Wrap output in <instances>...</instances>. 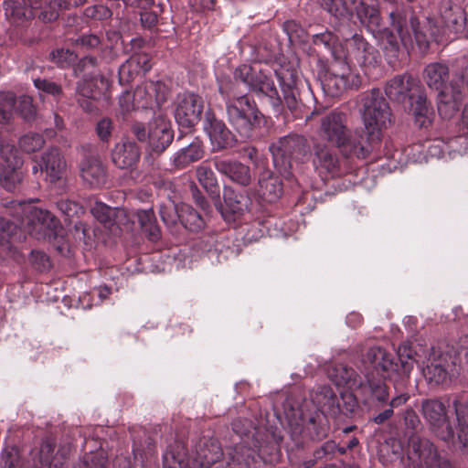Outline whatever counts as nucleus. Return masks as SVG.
Returning a JSON list of instances; mask_svg holds the SVG:
<instances>
[{
  "instance_id": "50",
  "label": "nucleus",
  "mask_w": 468,
  "mask_h": 468,
  "mask_svg": "<svg viewBox=\"0 0 468 468\" xmlns=\"http://www.w3.org/2000/svg\"><path fill=\"white\" fill-rule=\"evenodd\" d=\"M159 214L167 227L175 226L180 221L181 205L177 207L173 201L168 200L160 205Z\"/></svg>"
},
{
  "instance_id": "57",
  "label": "nucleus",
  "mask_w": 468,
  "mask_h": 468,
  "mask_svg": "<svg viewBox=\"0 0 468 468\" xmlns=\"http://www.w3.org/2000/svg\"><path fill=\"white\" fill-rule=\"evenodd\" d=\"M34 86L42 92L52 95L55 98L59 97L62 94L61 86L54 81L46 79H35L33 80Z\"/></svg>"
},
{
  "instance_id": "15",
  "label": "nucleus",
  "mask_w": 468,
  "mask_h": 468,
  "mask_svg": "<svg viewBox=\"0 0 468 468\" xmlns=\"http://www.w3.org/2000/svg\"><path fill=\"white\" fill-rule=\"evenodd\" d=\"M204 108V99L197 93L183 92L176 96L174 117L179 128L177 140H181L184 134L193 132L201 121Z\"/></svg>"
},
{
  "instance_id": "21",
  "label": "nucleus",
  "mask_w": 468,
  "mask_h": 468,
  "mask_svg": "<svg viewBox=\"0 0 468 468\" xmlns=\"http://www.w3.org/2000/svg\"><path fill=\"white\" fill-rule=\"evenodd\" d=\"M346 48L342 63H346V66L357 65L362 68L365 74H368L370 69L378 64V52L358 34H354L346 40Z\"/></svg>"
},
{
  "instance_id": "9",
  "label": "nucleus",
  "mask_w": 468,
  "mask_h": 468,
  "mask_svg": "<svg viewBox=\"0 0 468 468\" xmlns=\"http://www.w3.org/2000/svg\"><path fill=\"white\" fill-rule=\"evenodd\" d=\"M132 134L142 143L147 142L151 154H162L174 140V130L168 120L159 115L148 122H134L131 126Z\"/></svg>"
},
{
  "instance_id": "38",
  "label": "nucleus",
  "mask_w": 468,
  "mask_h": 468,
  "mask_svg": "<svg viewBox=\"0 0 468 468\" xmlns=\"http://www.w3.org/2000/svg\"><path fill=\"white\" fill-rule=\"evenodd\" d=\"M133 217L137 219L142 233L152 242H156L161 238V229L152 207L147 209H136Z\"/></svg>"
},
{
  "instance_id": "55",
  "label": "nucleus",
  "mask_w": 468,
  "mask_h": 468,
  "mask_svg": "<svg viewBox=\"0 0 468 468\" xmlns=\"http://www.w3.org/2000/svg\"><path fill=\"white\" fill-rule=\"evenodd\" d=\"M58 209L66 218L70 219L74 217H79L80 214L84 212L83 207L77 201L71 199H60L56 203Z\"/></svg>"
},
{
  "instance_id": "46",
  "label": "nucleus",
  "mask_w": 468,
  "mask_h": 468,
  "mask_svg": "<svg viewBox=\"0 0 468 468\" xmlns=\"http://www.w3.org/2000/svg\"><path fill=\"white\" fill-rule=\"evenodd\" d=\"M197 177L200 185L214 198L219 197V186L213 170L201 165L197 168Z\"/></svg>"
},
{
  "instance_id": "63",
  "label": "nucleus",
  "mask_w": 468,
  "mask_h": 468,
  "mask_svg": "<svg viewBox=\"0 0 468 468\" xmlns=\"http://www.w3.org/2000/svg\"><path fill=\"white\" fill-rule=\"evenodd\" d=\"M112 122L109 118H103L98 122L96 125V133L100 139L108 142L112 136Z\"/></svg>"
},
{
  "instance_id": "12",
  "label": "nucleus",
  "mask_w": 468,
  "mask_h": 468,
  "mask_svg": "<svg viewBox=\"0 0 468 468\" xmlns=\"http://www.w3.org/2000/svg\"><path fill=\"white\" fill-rule=\"evenodd\" d=\"M406 468H454L452 462L442 456L428 439L411 434L408 441Z\"/></svg>"
},
{
  "instance_id": "56",
  "label": "nucleus",
  "mask_w": 468,
  "mask_h": 468,
  "mask_svg": "<svg viewBox=\"0 0 468 468\" xmlns=\"http://www.w3.org/2000/svg\"><path fill=\"white\" fill-rule=\"evenodd\" d=\"M133 60L129 58L122 63L119 68V82L121 85H127L131 83L133 79L140 73L136 66L133 64Z\"/></svg>"
},
{
  "instance_id": "43",
  "label": "nucleus",
  "mask_w": 468,
  "mask_h": 468,
  "mask_svg": "<svg viewBox=\"0 0 468 468\" xmlns=\"http://www.w3.org/2000/svg\"><path fill=\"white\" fill-rule=\"evenodd\" d=\"M415 122L420 128L427 129L432 123L433 110L428 102L426 95L418 91L415 106L413 108Z\"/></svg>"
},
{
  "instance_id": "49",
  "label": "nucleus",
  "mask_w": 468,
  "mask_h": 468,
  "mask_svg": "<svg viewBox=\"0 0 468 468\" xmlns=\"http://www.w3.org/2000/svg\"><path fill=\"white\" fill-rule=\"evenodd\" d=\"M77 58V54L69 48L53 49L48 56L49 61L60 69L71 67L73 63L76 62Z\"/></svg>"
},
{
  "instance_id": "16",
  "label": "nucleus",
  "mask_w": 468,
  "mask_h": 468,
  "mask_svg": "<svg viewBox=\"0 0 468 468\" xmlns=\"http://www.w3.org/2000/svg\"><path fill=\"white\" fill-rule=\"evenodd\" d=\"M3 2L6 16H10L18 20H27L37 16L43 22L55 21L59 16L61 8H69L70 2H43L44 5L37 6L35 5L40 2Z\"/></svg>"
},
{
  "instance_id": "26",
  "label": "nucleus",
  "mask_w": 468,
  "mask_h": 468,
  "mask_svg": "<svg viewBox=\"0 0 468 468\" xmlns=\"http://www.w3.org/2000/svg\"><path fill=\"white\" fill-rule=\"evenodd\" d=\"M419 81L409 74L397 75L390 79L385 86V93L389 100L399 103L407 101L413 105V98L419 91Z\"/></svg>"
},
{
  "instance_id": "36",
  "label": "nucleus",
  "mask_w": 468,
  "mask_h": 468,
  "mask_svg": "<svg viewBox=\"0 0 468 468\" xmlns=\"http://www.w3.org/2000/svg\"><path fill=\"white\" fill-rule=\"evenodd\" d=\"M205 145L202 139L198 136L194 137L187 146L177 151L173 159V164L176 168L183 169L192 163L201 160L205 156Z\"/></svg>"
},
{
  "instance_id": "17",
  "label": "nucleus",
  "mask_w": 468,
  "mask_h": 468,
  "mask_svg": "<svg viewBox=\"0 0 468 468\" xmlns=\"http://www.w3.org/2000/svg\"><path fill=\"white\" fill-rule=\"evenodd\" d=\"M361 102L366 128L381 133V129L385 126L387 121H390V110L380 90L372 89L363 93Z\"/></svg>"
},
{
  "instance_id": "32",
  "label": "nucleus",
  "mask_w": 468,
  "mask_h": 468,
  "mask_svg": "<svg viewBox=\"0 0 468 468\" xmlns=\"http://www.w3.org/2000/svg\"><path fill=\"white\" fill-rule=\"evenodd\" d=\"M140 157V147L134 141L130 139H125L116 144L112 151V160L121 169L135 167L139 163Z\"/></svg>"
},
{
  "instance_id": "54",
  "label": "nucleus",
  "mask_w": 468,
  "mask_h": 468,
  "mask_svg": "<svg viewBox=\"0 0 468 468\" xmlns=\"http://www.w3.org/2000/svg\"><path fill=\"white\" fill-rule=\"evenodd\" d=\"M44 144L43 136L37 133H27L19 139V147L27 153H33L41 149Z\"/></svg>"
},
{
  "instance_id": "52",
  "label": "nucleus",
  "mask_w": 468,
  "mask_h": 468,
  "mask_svg": "<svg viewBox=\"0 0 468 468\" xmlns=\"http://www.w3.org/2000/svg\"><path fill=\"white\" fill-rule=\"evenodd\" d=\"M97 58L95 57L87 56L80 59L77 63L74 62L72 68L76 77L83 75L84 78L97 74Z\"/></svg>"
},
{
  "instance_id": "18",
  "label": "nucleus",
  "mask_w": 468,
  "mask_h": 468,
  "mask_svg": "<svg viewBox=\"0 0 468 468\" xmlns=\"http://www.w3.org/2000/svg\"><path fill=\"white\" fill-rule=\"evenodd\" d=\"M282 437L273 433L260 431V435L250 447H245L246 464L260 467L261 463H271L279 460L281 455L280 442Z\"/></svg>"
},
{
  "instance_id": "53",
  "label": "nucleus",
  "mask_w": 468,
  "mask_h": 468,
  "mask_svg": "<svg viewBox=\"0 0 468 468\" xmlns=\"http://www.w3.org/2000/svg\"><path fill=\"white\" fill-rule=\"evenodd\" d=\"M28 261L31 267L37 272L48 271L52 266L50 257L40 250H32Z\"/></svg>"
},
{
  "instance_id": "3",
  "label": "nucleus",
  "mask_w": 468,
  "mask_h": 468,
  "mask_svg": "<svg viewBox=\"0 0 468 468\" xmlns=\"http://www.w3.org/2000/svg\"><path fill=\"white\" fill-rule=\"evenodd\" d=\"M282 96L280 95L270 71L256 66L243 64L234 71V79L244 83L250 91L259 98H266L273 111L281 113L283 106L292 112L298 108L300 91L298 72L292 68H281L275 70Z\"/></svg>"
},
{
  "instance_id": "25",
  "label": "nucleus",
  "mask_w": 468,
  "mask_h": 468,
  "mask_svg": "<svg viewBox=\"0 0 468 468\" xmlns=\"http://www.w3.org/2000/svg\"><path fill=\"white\" fill-rule=\"evenodd\" d=\"M204 130L207 133L213 151H223L232 148L237 140L226 123L217 118L214 112L208 109L205 112Z\"/></svg>"
},
{
  "instance_id": "42",
  "label": "nucleus",
  "mask_w": 468,
  "mask_h": 468,
  "mask_svg": "<svg viewBox=\"0 0 468 468\" xmlns=\"http://www.w3.org/2000/svg\"><path fill=\"white\" fill-rule=\"evenodd\" d=\"M231 426L233 431L241 439V442L232 450V452H235L237 449L240 451L241 448L245 451V447H250L257 435H260L261 431L254 426L251 420L246 419H236Z\"/></svg>"
},
{
  "instance_id": "14",
  "label": "nucleus",
  "mask_w": 468,
  "mask_h": 468,
  "mask_svg": "<svg viewBox=\"0 0 468 468\" xmlns=\"http://www.w3.org/2000/svg\"><path fill=\"white\" fill-rule=\"evenodd\" d=\"M321 86L330 97H338L348 89H357L361 84L358 74L354 73L350 66L342 63V58L334 59L321 75Z\"/></svg>"
},
{
  "instance_id": "62",
  "label": "nucleus",
  "mask_w": 468,
  "mask_h": 468,
  "mask_svg": "<svg viewBox=\"0 0 468 468\" xmlns=\"http://www.w3.org/2000/svg\"><path fill=\"white\" fill-rule=\"evenodd\" d=\"M130 60H133V64L136 66V69L140 72H147L151 69V58L147 53L135 52L129 58Z\"/></svg>"
},
{
  "instance_id": "41",
  "label": "nucleus",
  "mask_w": 468,
  "mask_h": 468,
  "mask_svg": "<svg viewBox=\"0 0 468 468\" xmlns=\"http://www.w3.org/2000/svg\"><path fill=\"white\" fill-rule=\"evenodd\" d=\"M330 378L336 386L358 388L362 379L356 371L344 364L336 365L330 372Z\"/></svg>"
},
{
  "instance_id": "33",
  "label": "nucleus",
  "mask_w": 468,
  "mask_h": 468,
  "mask_svg": "<svg viewBox=\"0 0 468 468\" xmlns=\"http://www.w3.org/2000/svg\"><path fill=\"white\" fill-rule=\"evenodd\" d=\"M214 165L218 172L229 177L232 182L247 186L252 181L250 166L237 160L215 159Z\"/></svg>"
},
{
  "instance_id": "5",
  "label": "nucleus",
  "mask_w": 468,
  "mask_h": 468,
  "mask_svg": "<svg viewBox=\"0 0 468 468\" xmlns=\"http://www.w3.org/2000/svg\"><path fill=\"white\" fill-rule=\"evenodd\" d=\"M219 92L225 101L229 124L240 136L250 138L263 118L255 100L248 94L231 96L222 87L219 88Z\"/></svg>"
},
{
  "instance_id": "59",
  "label": "nucleus",
  "mask_w": 468,
  "mask_h": 468,
  "mask_svg": "<svg viewBox=\"0 0 468 468\" xmlns=\"http://www.w3.org/2000/svg\"><path fill=\"white\" fill-rule=\"evenodd\" d=\"M401 419L406 429L416 432L421 426L420 420L412 408H408L401 413Z\"/></svg>"
},
{
  "instance_id": "39",
  "label": "nucleus",
  "mask_w": 468,
  "mask_h": 468,
  "mask_svg": "<svg viewBox=\"0 0 468 468\" xmlns=\"http://www.w3.org/2000/svg\"><path fill=\"white\" fill-rule=\"evenodd\" d=\"M259 194L266 202H275L282 194V181L270 171L262 173L259 178Z\"/></svg>"
},
{
  "instance_id": "58",
  "label": "nucleus",
  "mask_w": 468,
  "mask_h": 468,
  "mask_svg": "<svg viewBox=\"0 0 468 468\" xmlns=\"http://www.w3.org/2000/svg\"><path fill=\"white\" fill-rule=\"evenodd\" d=\"M112 15L111 9L102 4L89 6L85 10V16L94 20H105L110 18Z\"/></svg>"
},
{
  "instance_id": "31",
  "label": "nucleus",
  "mask_w": 468,
  "mask_h": 468,
  "mask_svg": "<svg viewBox=\"0 0 468 468\" xmlns=\"http://www.w3.org/2000/svg\"><path fill=\"white\" fill-rule=\"evenodd\" d=\"M80 176L91 188H101L107 182L105 166L99 157L85 156L80 163Z\"/></svg>"
},
{
  "instance_id": "8",
  "label": "nucleus",
  "mask_w": 468,
  "mask_h": 468,
  "mask_svg": "<svg viewBox=\"0 0 468 468\" xmlns=\"http://www.w3.org/2000/svg\"><path fill=\"white\" fill-rule=\"evenodd\" d=\"M313 165L320 174L331 178L345 177L348 185L356 184V165L347 164L345 158L340 159L338 154L325 143L314 144Z\"/></svg>"
},
{
  "instance_id": "19",
  "label": "nucleus",
  "mask_w": 468,
  "mask_h": 468,
  "mask_svg": "<svg viewBox=\"0 0 468 468\" xmlns=\"http://www.w3.org/2000/svg\"><path fill=\"white\" fill-rule=\"evenodd\" d=\"M421 412L435 435L441 441L456 444L455 431L451 425L445 404L439 399H427L421 402Z\"/></svg>"
},
{
  "instance_id": "23",
  "label": "nucleus",
  "mask_w": 468,
  "mask_h": 468,
  "mask_svg": "<svg viewBox=\"0 0 468 468\" xmlns=\"http://www.w3.org/2000/svg\"><path fill=\"white\" fill-rule=\"evenodd\" d=\"M468 97V83L463 85V78L453 75L439 93L438 112L443 119H451L460 110L463 100Z\"/></svg>"
},
{
  "instance_id": "35",
  "label": "nucleus",
  "mask_w": 468,
  "mask_h": 468,
  "mask_svg": "<svg viewBox=\"0 0 468 468\" xmlns=\"http://www.w3.org/2000/svg\"><path fill=\"white\" fill-rule=\"evenodd\" d=\"M41 165L44 168L45 179L51 183L62 178L66 164L58 148L52 147L41 156Z\"/></svg>"
},
{
  "instance_id": "37",
  "label": "nucleus",
  "mask_w": 468,
  "mask_h": 468,
  "mask_svg": "<svg viewBox=\"0 0 468 468\" xmlns=\"http://www.w3.org/2000/svg\"><path fill=\"white\" fill-rule=\"evenodd\" d=\"M108 80L100 74H95L90 77H84L78 83L79 96L90 97L93 100H99L108 90Z\"/></svg>"
},
{
  "instance_id": "29",
  "label": "nucleus",
  "mask_w": 468,
  "mask_h": 468,
  "mask_svg": "<svg viewBox=\"0 0 468 468\" xmlns=\"http://www.w3.org/2000/svg\"><path fill=\"white\" fill-rule=\"evenodd\" d=\"M134 94L137 109L160 107L166 100L165 85L161 81H146L135 89Z\"/></svg>"
},
{
  "instance_id": "1",
  "label": "nucleus",
  "mask_w": 468,
  "mask_h": 468,
  "mask_svg": "<svg viewBox=\"0 0 468 468\" xmlns=\"http://www.w3.org/2000/svg\"><path fill=\"white\" fill-rule=\"evenodd\" d=\"M322 2V7L327 10L338 26H349L356 17L378 39L387 55L397 57L399 43L406 48L413 41L420 49H427L430 42L441 43L443 37L451 34L457 35L463 30L466 13L464 8L455 2H426L439 9V16H426L427 26L420 27L418 17L411 6L402 5L391 11L389 17L392 29L381 26L378 7L367 2Z\"/></svg>"
},
{
  "instance_id": "13",
  "label": "nucleus",
  "mask_w": 468,
  "mask_h": 468,
  "mask_svg": "<svg viewBox=\"0 0 468 468\" xmlns=\"http://www.w3.org/2000/svg\"><path fill=\"white\" fill-rule=\"evenodd\" d=\"M381 133L371 129H356L349 131L348 135L336 147L347 164H354L358 169L356 161H363L369 157L374 147L380 142Z\"/></svg>"
},
{
  "instance_id": "7",
  "label": "nucleus",
  "mask_w": 468,
  "mask_h": 468,
  "mask_svg": "<svg viewBox=\"0 0 468 468\" xmlns=\"http://www.w3.org/2000/svg\"><path fill=\"white\" fill-rule=\"evenodd\" d=\"M310 405L302 403L296 410H292V417L294 419L291 420L292 435L294 437L300 434L303 441H322L328 436L330 423L325 413L318 410H312ZM297 444H303V441H297Z\"/></svg>"
},
{
  "instance_id": "27",
  "label": "nucleus",
  "mask_w": 468,
  "mask_h": 468,
  "mask_svg": "<svg viewBox=\"0 0 468 468\" xmlns=\"http://www.w3.org/2000/svg\"><path fill=\"white\" fill-rule=\"evenodd\" d=\"M56 442L52 438L45 439L39 449V463L43 468H63L69 458L71 445L64 443L58 446L56 453Z\"/></svg>"
},
{
  "instance_id": "11",
  "label": "nucleus",
  "mask_w": 468,
  "mask_h": 468,
  "mask_svg": "<svg viewBox=\"0 0 468 468\" xmlns=\"http://www.w3.org/2000/svg\"><path fill=\"white\" fill-rule=\"evenodd\" d=\"M457 360L458 356L453 351L432 346L422 370L425 379L433 387L449 386L459 374Z\"/></svg>"
},
{
  "instance_id": "24",
  "label": "nucleus",
  "mask_w": 468,
  "mask_h": 468,
  "mask_svg": "<svg viewBox=\"0 0 468 468\" xmlns=\"http://www.w3.org/2000/svg\"><path fill=\"white\" fill-rule=\"evenodd\" d=\"M347 116L345 112L334 110L320 120L319 135L326 143L337 147L348 135Z\"/></svg>"
},
{
  "instance_id": "60",
  "label": "nucleus",
  "mask_w": 468,
  "mask_h": 468,
  "mask_svg": "<svg viewBox=\"0 0 468 468\" xmlns=\"http://www.w3.org/2000/svg\"><path fill=\"white\" fill-rule=\"evenodd\" d=\"M73 468H106L101 457L93 454H85Z\"/></svg>"
},
{
  "instance_id": "47",
  "label": "nucleus",
  "mask_w": 468,
  "mask_h": 468,
  "mask_svg": "<svg viewBox=\"0 0 468 468\" xmlns=\"http://www.w3.org/2000/svg\"><path fill=\"white\" fill-rule=\"evenodd\" d=\"M90 212L98 221L109 228L115 224L116 218L119 214L122 213V210L112 207L101 201L94 203L90 208Z\"/></svg>"
},
{
  "instance_id": "2",
  "label": "nucleus",
  "mask_w": 468,
  "mask_h": 468,
  "mask_svg": "<svg viewBox=\"0 0 468 468\" xmlns=\"http://www.w3.org/2000/svg\"><path fill=\"white\" fill-rule=\"evenodd\" d=\"M367 358L372 370L359 384L358 395L362 403L376 412L372 419L374 423L381 425L389 420L395 410L405 405L410 398L407 392L390 397L385 379H390L395 386H406L413 369V351L408 344L399 346L396 354L375 346L368 349Z\"/></svg>"
},
{
  "instance_id": "28",
  "label": "nucleus",
  "mask_w": 468,
  "mask_h": 468,
  "mask_svg": "<svg viewBox=\"0 0 468 468\" xmlns=\"http://www.w3.org/2000/svg\"><path fill=\"white\" fill-rule=\"evenodd\" d=\"M224 203L220 205V213L228 222L237 221L250 204V198L242 194L236 193L231 187L225 186L223 190Z\"/></svg>"
},
{
  "instance_id": "64",
  "label": "nucleus",
  "mask_w": 468,
  "mask_h": 468,
  "mask_svg": "<svg viewBox=\"0 0 468 468\" xmlns=\"http://www.w3.org/2000/svg\"><path fill=\"white\" fill-rule=\"evenodd\" d=\"M231 462L228 463L229 468H258L257 466H248L246 464V453L241 448L237 449L235 452H229Z\"/></svg>"
},
{
  "instance_id": "45",
  "label": "nucleus",
  "mask_w": 468,
  "mask_h": 468,
  "mask_svg": "<svg viewBox=\"0 0 468 468\" xmlns=\"http://www.w3.org/2000/svg\"><path fill=\"white\" fill-rule=\"evenodd\" d=\"M180 223L192 232L203 229L206 225L202 215L187 204H181Z\"/></svg>"
},
{
  "instance_id": "10",
  "label": "nucleus",
  "mask_w": 468,
  "mask_h": 468,
  "mask_svg": "<svg viewBox=\"0 0 468 468\" xmlns=\"http://www.w3.org/2000/svg\"><path fill=\"white\" fill-rule=\"evenodd\" d=\"M223 457L219 442L215 439H201L196 445V456L190 461L184 454L167 452L164 457L165 468H209Z\"/></svg>"
},
{
  "instance_id": "61",
  "label": "nucleus",
  "mask_w": 468,
  "mask_h": 468,
  "mask_svg": "<svg viewBox=\"0 0 468 468\" xmlns=\"http://www.w3.org/2000/svg\"><path fill=\"white\" fill-rule=\"evenodd\" d=\"M134 97H135L134 92L132 93L128 90L123 91L122 93V95L119 97V107H120L121 112L123 115L126 113H129L133 110L137 109Z\"/></svg>"
},
{
  "instance_id": "51",
  "label": "nucleus",
  "mask_w": 468,
  "mask_h": 468,
  "mask_svg": "<svg viewBox=\"0 0 468 468\" xmlns=\"http://www.w3.org/2000/svg\"><path fill=\"white\" fill-rule=\"evenodd\" d=\"M337 406L339 413L337 416L343 415L346 418H352L358 409L356 396L351 392H341L338 397Z\"/></svg>"
},
{
  "instance_id": "48",
  "label": "nucleus",
  "mask_w": 468,
  "mask_h": 468,
  "mask_svg": "<svg viewBox=\"0 0 468 468\" xmlns=\"http://www.w3.org/2000/svg\"><path fill=\"white\" fill-rule=\"evenodd\" d=\"M313 43L317 47H323L328 50L334 59L341 58L339 54L341 47L338 45V37L332 32L325 30L313 36Z\"/></svg>"
},
{
  "instance_id": "34",
  "label": "nucleus",
  "mask_w": 468,
  "mask_h": 468,
  "mask_svg": "<svg viewBox=\"0 0 468 468\" xmlns=\"http://www.w3.org/2000/svg\"><path fill=\"white\" fill-rule=\"evenodd\" d=\"M338 397L329 386L319 387L311 394V399H304L303 403H310L312 410H318L324 413L327 411L334 417H337L339 407L337 406Z\"/></svg>"
},
{
  "instance_id": "22",
  "label": "nucleus",
  "mask_w": 468,
  "mask_h": 468,
  "mask_svg": "<svg viewBox=\"0 0 468 468\" xmlns=\"http://www.w3.org/2000/svg\"><path fill=\"white\" fill-rule=\"evenodd\" d=\"M15 111L27 122L32 121L37 114V108L33 104L32 97L22 95L16 100L13 92H0V123H11Z\"/></svg>"
},
{
  "instance_id": "4",
  "label": "nucleus",
  "mask_w": 468,
  "mask_h": 468,
  "mask_svg": "<svg viewBox=\"0 0 468 468\" xmlns=\"http://www.w3.org/2000/svg\"><path fill=\"white\" fill-rule=\"evenodd\" d=\"M34 200H12L5 205L6 213L12 218H0V245H8L20 231L27 232L37 239H52L60 229L59 220L48 210L33 205Z\"/></svg>"
},
{
  "instance_id": "30",
  "label": "nucleus",
  "mask_w": 468,
  "mask_h": 468,
  "mask_svg": "<svg viewBox=\"0 0 468 468\" xmlns=\"http://www.w3.org/2000/svg\"><path fill=\"white\" fill-rule=\"evenodd\" d=\"M449 406L454 409L458 421L457 441L463 448L468 446V391H462L448 398Z\"/></svg>"
},
{
  "instance_id": "6",
  "label": "nucleus",
  "mask_w": 468,
  "mask_h": 468,
  "mask_svg": "<svg viewBox=\"0 0 468 468\" xmlns=\"http://www.w3.org/2000/svg\"><path fill=\"white\" fill-rule=\"evenodd\" d=\"M273 164L279 172L287 176L291 175L293 164L306 162L312 155L308 140L297 133H290L279 139L271 146Z\"/></svg>"
},
{
  "instance_id": "20",
  "label": "nucleus",
  "mask_w": 468,
  "mask_h": 468,
  "mask_svg": "<svg viewBox=\"0 0 468 468\" xmlns=\"http://www.w3.org/2000/svg\"><path fill=\"white\" fill-rule=\"evenodd\" d=\"M23 160L13 144L0 140V184L13 191L22 180Z\"/></svg>"
},
{
  "instance_id": "44",
  "label": "nucleus",
  "mask_w": 468,
  "mask_h": 468,
  "mask_svg": "<svg viewBox=\"0 0 468 468\" xmlns=\"http://www.w3.org/2000/svg\"><path fill=\"white\" fill-rule=\"evenodd\" d=\"M359 444V441L356 437L350 438L346 442L342 441V444H336L334 441H325L319 449L314 451V456L317 459H329L335 454L339 452L345 454L347 450H353Z\"/></svg>"
},
{
  "instance_id": "40",
  "label": "nucleus",
  "mask_w": 468,
  "mask_h": 468,
  "mask_svg": "<svg viewBox=\"0 0 468 468\" xmlns=\"http://www.w3.org/2000/svg\"><path fill=\"white\" fill-rule=\"evenodd\" d=\"M450 78V71L447 65L440 62L429 64L424 70V80L428 86L436 90L441 91Z\"/></svg>"
}]
</instances>
